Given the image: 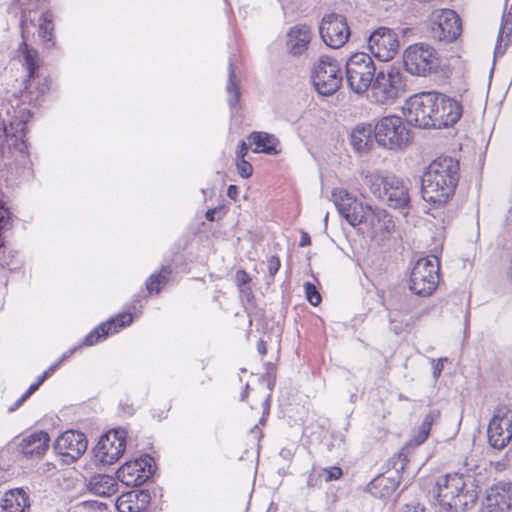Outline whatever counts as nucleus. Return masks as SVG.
I'll return each mask as SVG.
<instances>
[{"mask_svg": "<svg viewBox=\"0 0 512 512\" xmlns=\"http://www.w3.org/2000/svg\"><path fill=\"white\" fill-rule=\"evenodd\" d=\"M460 179V163L450 156L435 159L421 177V194L433 207L445 206L454 196Z\"/></svg>", "mask_w": 512, "mask_h": 512, "instance_id": "f257e3e1", "label": "nucleus"}, {"mask_svg": "<svg viewBox=\"0 0 512 512\" xmlns=\"http://www.w3.org/2000/svg\"><path fill=\"white\" fill-rule=\"evenodd\" d=\"M478 486L470 475L459 473L441 476L433 487L439 512H465L477 502Z\"/></svg>", "mask_w": 512, "mask_h": 512, "instance_id": "f03ea898", "label": "nucleus"}, {"mask_svg": "<svg viewBox=\"0 0 512 512\" xmlns=\"http://www.w3.org/2000/svg\"><path fill=\"white\" fill-rule=\"evenodd\" d=\"M49 90V83L46 78L23 80V88L9 98L7 114L11 118V129L18 131L26 129V123L32 116L31 109L40 104L41 99Z\"/></svg>", "mask_w": 512, "mask_h": 512, "instance_id": "7ed1b4c3", "label": "nucleus"}, {"mask_svg": "<svg viewBox=\"0 0 512 512\" xmlns=\"http://www.w3.org/2000/svg\"><path fill=\"white\" fill-rule=\"evenodd\" d=\"M365 184L378 199L386 201L389 207L405 209L410 205L409 189L404 180L396 175L370 173L365 176Z\"/></svg>", "mask_w": 512, "mask_h": 512, "instance_id": "20e7f679", "label": "nucleus"}, {"mask_svg": "<svg viewBox=\"0 0 512 512\" xmlns=\"http://www.w3.org/2000/svg\"><path fill=\"white\" fill-rule=\"evenodd\" d=\"M406 77L399 67H380L372 84V96L380 104L394 102L406 92Z\"/></svg>", "mask_w": 512, "mask_h": 512, "instance_id": "39448f33", "label": "nucleus"}, {"mask_svg": "<svg viewBox=\"0 0 512 512\" xmlns=\"http://www.w3.org/2000/svg\"><path fill=\"white\" fill-rule=\"evenodd\" d=\"M374 139L380 147L385 149L402 150L410 143L411 135L401 117L388 115L374 124Z\"/></svg>", "mask_w": 512, "mask_h": 512, "instance_id": "423d86ee", "label": "nucleus"}, {"mask_svg": "<svg viewBox=\"0 0 512 512\" xmlns=\"http://www.w3.org/2000/svg\"><path fill=\"white\" fill-rule=\"evenodd\" d=\"M346 81L352 91L361 94L372 86L378 68L372 57L364 52L353 54L346 62Z\"/></svg>", "mask_w": 512, "mask_h": 512, "instance_id": "0eeeda50", "label": "nucleus"}, {"mask_svg": "<svg viewBox=\"0 0 512 512\" xmlns=\"http://www.w3.org/2000/svg\"><path fill=\"white\" fill-rule=\"evenodd\" d=\"M440 264L437 257L420 258L411 270L409 289L421 297L430 296L439 284Z\"/></svg>", "mask_w": 512, "mask_h": 512, "instance_id": "6e6552de", "label": "nucleus"}, {"mask_svg": "<svg viewBox=\"0 0 512 512\" xmlns=\"http://www.w3.org/2000/svg\"><path fill=\"white\" fill-rule=\"evenodd\" d=\"M403 63L405 70L411 75L427 76L438 71L440 60L432 46L416 43L405 50Z\"/></svg>", "mask_w": 512, "mask_h": 512, "instance_id": "1a4fd4ad", "label": "nucleus"}, {"mask_svg": "<svg viewBox=\"0 0 512 512\" xmlns=\"http://www.w3.org/2000/svg\"><path fill=\"white\" fill-rule=\"evenodd\" d=\"M433 91L421 92L409 97L404 106L403 114L407 123L420 129H434Z\"/></svg>", "mask_w": 512, "mask_h": 512, "instance_id": "9d476101", "label": "nucleus"}, {"mask_svg": "<svg viewBox=\"0 0 512 512\" xmlns=\"http://www.w3.org/2000/svg\"><path fill=\"white\" fill-rule=\"evenodd\" d=\"M311 78L319 94L330 96L337 92L342 84L340 64L330 56H321L312 70Z\"/></svg>", "mask_w": 512, "mask_h": 512, "instance_id": "9b49d317", "label": "nucleus"}, {"mask_svg": "<svg viewBox=\"0 0 512 512\" xmlns=\"http://www.w3.org/2000/svg\"><path fill=\"white\" fill-rule=\"evenodd\" d=\"M408 459L404 450H401L388 461L387 471L375 477L367 486L368 491L377 498L390 497L400 484V473L405 470Z\"/></svg>", "mask_w": 512, "mask_h": 512, "instance_id": "f8f14e48", "label": "nucleus"}, {"mask_svg": "<svg viewBox=\"0 0 512 512\" xmlns=\"http://www.w3.org/2000/svg\"><path fill=\"white\" fill-rule=\"evenodd\" d=\"M126 448V432L113 429L101 436L94 447L95 460L103 465L114 464L122 456Z\"/></svg>", "mask_w": 512, "mask_h": 512, "instance_id": "ddd939ff", "label": "nucleus"}, {"mask_svg": "<svg viewBox=\"0 0 512 512\" xmlns=\"http://www.w3.org/2000/svg\"><path fill=\"white\" fill-rule=\"evenodd\" d=\"M491 447L501 450L512 439V411L506 405L498 406L487 428Z\"/></svg>", "mask_w": 512, "mask_h": 512, "instance_id": "4468645a", "label": "nucleus"}, {"mask_svg": "<svg viewBox=\"0 0 512 512\" xmlns=\"http://www.w3.org/2000/svg\"><path fill=\"white\" fill-rule=\"evenodd\" d=\"M461 34V19L451 9L433 13L430 24V36L440 42L451 43Z\"/></svg>", "mask_w": 512, "mask_h": 512, "instance_id": "2eb2a0df", "label": "nucleus"}, {"mask_svg": "<svg viewBox=\"0 0 512 512\" xmlns=\"http://www.w3.org/2000/svg\"><path fill=\"white\" fill-rule=\"evenodd\" d=\"M433 101L434 129L452 127L460 120L463 113L461 102L436 91H433Z\"/></svg>", "mask_w": 512, "mask_h": 512, "instance_id": "dca6fc26", "label": "nucleus"}, {"mask_svg": "<svg viewBox=\"0 0 512 512\" xmlns=\"http://www.w3.org/2000/svg\"><path fill=\"white\" fill-rule=\"evenodd\" d=\"M332 198L339 214L353 227L365 223L368 209L355 196L344 189H335Z\"/></svg>", "mask_w": 512, "mask_h": 512, "instance_id": "f3484780", "label": "nucleus"}, {"mask_svg": "<svg viewBox=\"0 0 512 512\" xmlns=\"http://www.w3.org/2000/svg\"><path fill=\"white\" fill-rule=\"evenodd\" d=\"M323 42L334 49L342 47L350 36L346 17L337 13L325 15L319 27Z\"/></svg>", "mask_w": 512, "mask_h": 512, "instance_id": "a211bd4d", "label": "nucleus"}, {"mask_svg": "<svg viewBox=\"0 0 512 512\" xmlns=\"http://www.w3.org/2000/svg\"><path fill=\"white\" fill-rule=\"evenodd\" d=\"M153 458L145 455L134 461L126 462L117 470V479L128 487L144 484L153 475Z\"/></svg>", "mask_w": 512, "mask_h": 512, "instance_id": "6ab92c4d", "label": "nucleus"}, {"mask_svg": "<svg viewBox=\"0 0 512 512\" xmlns=\"http://www.w3.org/2000/svg\"><path fill=\"white\" fill-rule=\"evenodd\" d=\"M368 48L381 62L389 61L398 52V35L390 28L379 27L370 34Z\"/></svg>", "mask_w": 512, "mask_h": 512, "instance_id": "aec40b11", "label": "nucleus"}, {"mask_svg": "<svg viewBox=\"0 0 512 512\" xmlns=\"http://www.w3.org/2000/svg\"><path fill=\"white\" fill-rule=\"evenodd\" d=\"M88 442L84 433L74 430L65 431L54 443V450L62 461L70 464L78 460L87 450Z\"/></svg>", "mask_w": 512, "mask_h": 512, "instance_id": "412c9836", "label": "nucleus"}, {"mask_svg": "<svg viewBox=\"0 0 512 512\" xmlns=\"http://www.w3.org/2000/svg\"><path fill=\"white\" fill-rule=\"evenodd\" d=\"M511 495V482H497L487 490L481 512H508L511 508Z\"/></svg>", "mask_w": 512, "mask_h": 512, "instance_id": "4be33fe9", "label": "nucleus"}, {"mask_svg": "<svg viewBox=\"0 0 512 512\" xmlns=\"http://www.w3.org/2000/svg\"><path fill=\"white\" fill-rule=\"evenodd\" d=\"M133 318L130 313L118 315L116 318H111L105 323H102L94 330H92L83 340V345L92 346L108 335L117 333L120 329L131 324Z\"/></svg>", "mask_w": 512, "mask_h": 512, "instance_id": "5701e85b", "label": "nucleus"}, {"mask_svg": "<svg viewBox=\"0 0 512 512\" xmlns=\"http://www.w3.org/2000/svg\"><path fill=\"white\" fill-rule=\"evenodd\" d=\"M25 135L26 129L18 131L16 125L11 129V119L9 120V127H7L5 122L0 119V153H4L7 147L8 150L13 148L22 155H26L28 152V145L25 140Z\"/></svg>", "mask_w": 512, "mask_h": 512, "instance_id": "b1692460", "label": "nucleus"}, {"mask_svg": "<svg viewBox=\"0 0 512 512\" xmlns=\"http://www.w3.org/2000/svg\"><path fill=\"white\" fill-rule=\"evenodd\" d=\"M26 33H28V24L26 20H23L21 22V35L23 41L17 49V54L22 59V64L27 71L26 78L41 79L37 73L39 68L38 52L27 44Z\"/></svg>", "mask_w": 512, "mask_h": 512, "instance_id": "393cba45", "label": "nucleus"}, {"mask_svg": "<svg viewBox=\"0 0 512 512\" xmlns=\"http://www.w3.org/2000/svg\"><path fill=\"white\" fill-rule=\"evenodd\" d=\"M312 39L311 28L306 24H297L287 33V50L293 56H300L306 52Z\"/></svg>", "mask_w": 512, "mask_h": 512, "instance_id": "a878e982", "label": "nucleus"}, {"mask_svg": "<svg viewBox=\"0 0 512 512\" xmlns=\"http://www.w3.org/2000/svg\"><path fill=\"white\" fill-rule=\"evenodd\" d=\"M374 124L372 123H359L357 124L350 135V143L353 149L360 153H368L374 146Z\"/></svg>", "mask_w": 512, "mask_h": 512, "instance_id": "bb28decb", "label": "nucleus"}, {"mask_svg": "<svg viewBox=\"0 0 512 512\" xmlns=\"http://www.w3.org/2000/svg\"><path fill=\"white\" fill-rule=\"evenodd\" d=\"M49 442L48 433L38 431L24 437L19 444V449L27 457H42L49 447Z\"/></svg>", "mask_w": 512, "mask_h": 512, "instance_id": "cd10ccee", "label": "nucleus"}, {"mask_svg": "<svg viewBox=\"0 0 512 512\" xmlns=\"http://www.w3.org/2000/svg\"><path fill=\"white\" fill-rule=\"evenodd\" d=\"M29 497L22 489L7 492L0 505V512H29Z\"/></svg>", "mask_w": 512, "mask_h": 512, "instance_id": "c85d7f7f", "label": "nucleus"}, {"mask_svg": "<svg viewBox=\"0 0 512 512\" xmlns=\"http://www.w3.org/2000/svg\"><path fill=\"white\" fill-rule=\"evenodd\" d=\"M88 489L95 495L109 497L118 490V484L113 476L106 474H97L88 481Z\"/></svg>", "mask_w": 512, "mask_h": 512, "instance_id": "c756f323", "label": "nucleus"}, {"mask_svg": "<svg viewBox=\"0 0 512 512\" xmlns=\"http://www.w3.org/2000/svg\"><path fill=\"white\" fill-rule=\"evenodd\" d=\"M365 223L371 228L387 234H390L395 228V222L393 221L392 216L385 209H373L371 206L368 209Z\"/></svg>", "mask_w": 512, "mask_h": 512, "instance_id": "7c9ffc66", "label": "nucleus"}, {"mask_svg": "<svg viewBox=\"0 0 512 512\" xmlns=\"http://www.w3.org/2000/svg\"><path fill=\"white\" fill-rule=\"evenodd\" d=\"M282 152L281 142L274 134L258 131V154L279 155Z\"/></svg>", "mask_w": 512, "mask_h": 512, "instance_id": "2f4dec72", "label": "nucleus"}, {"mask_svg": "<svg viewBox=\"0 0 512 512\" xmlns=\"http://www.w3.org/2000/svg\"><path fill=\"white\" fill-rule=\"evenodd\" d=\"M61 360L56 361L52 364L46 371L43 372L42 375L39 376L37 382L32 384L27 391L11 406L8 410L9 412H14L17 410L34 392H36L41 384L50 377L60 366Z\"/></svg>", "mask_w": 512, "mask_h": 512, "instance_id": "473e14b6", "label": "nucleus"}, {"mask_svg": "<svg viewBox=\"0 0 512 512\" xmlns=\"http://www.w3.org/2000/svg\"><path fill=\"white\" fill-rule=\"evenodd\" d=\"M12 217L11 212L5 206V203L0 200V265L4 266L7 264L2 257V249L5 246V240L3 234L12 228Z\"/></svg>", "mask_w": 512, "mask_h": 512, "instance_id": "72a5a7b5", "label": "nucleus"}, {"mask_svg": "<svg viewBox=\"0 0 512 512\" xmlns=\"http://www.w3.org/2000/svg\"><path fill=\"white\" fill-rule=\"evenodd\" d=\"M41 23L38 28V35L46 45V47L54 46L53 39V21L52 14L50 12H45L41 16Z\"/></svg>", "mask_w": 512, "mask_h": 512, "instance_id": "f704fd0d", "label": "nucleus"}, {"mask_svg": "<svg viewBox=\"0 0 512 512\" xmlns=\"http://www.w3.org/2000/svg\"><path fill=\"white\" fill-rule=\"evenodd\" d=\"M226 91L228 93V104L231 108H234L240 98V90L236 80L233 63L231 61L229 62L228 66V81L226 84Z\"/></svg>", "mask_w": 512, "mask_h": 512, "instance_id": "c9c22d12", "label": "nucleus"}, {"mask_svg": "<svg viewBox=\"0 0 512 512\" xmlns=\"http://www.w3.org/2000/svg\"><path fill=\"white\" fill-rule=\"evenodd\" d=\"M247 151L248 147L245 141L241 140L236 152V165L240 176L243 178L250 177L253 173V166L245 160Z\"/></svg>", "mask_w": 512, "mask_h": 512, "instance_id": "e433bc0d", "label": "nucleus"}, {"mask_svg": "<svg viewBox=\"0 0 512 512\" xmlns=\"http://www.w3.org/2000/svg\"><path fill=\"white\" fill-rule=\"evenodd\" d=\"M171 273L169 267H162L159 273L152 274L146 281V288L149 293L160 292V286L165 284L168 280V275Z\"/></svg>", "mask_w": 512, "mask_h": 512, "instance_id": "4c0bfd02", "label": "nucleus"}, {"mask_svg": "<svg viewBox=\"0 0 512 512\" xmlns=\"http://www.w3.org/2000/svg\"><path fill=\"white\" fill-rule=\"evenodd\" d=\"M512 33V5L508 14H504L502 17L501 26L498 33L497 44L495 47V55L498 53H504V50H501V41L503 40V36L509 37Z\"/></svg>", "mask_w": 512, "mask_h": 512, "instance_id": "58836bf2", "label": "nucleus"}, {"mask_svg": "<svg viewBox=\"0 0 512 512\" xmlns=\"http://www.w3.org/2000/svg\"><path fill=\"white\" fill-rule=\"evenodd\" d=\"M265 373L261 376L260 381L266 383L269 391H272L276 383V364L273 362H266Z\"/></svg>", "mask_w": 512, "mask_h": 512, "instance_id": "ea45409f", "label": "nucleus"}, {"mask_svg": "<svg viewBox=\"0 0 512 512\" xmlns=\"http://www.w3.org/2000/svg\"><path fill=\"white\" fill-rule=\"evenodd\" d=\"M304 288L307 301L313 306L319 305L322 297L317 287L311 282H305Z\"/></svg>", "mask_w": 512, "mask_h": 512, "instance_id": "a19ab883", "label": "nucleus"}, {"mask_svg": "<svg viewBox=\"0 0 512 512\" xmlns=\"http://www.w3.org/2000/svg\"><path fill=\"white\" fill-rule=\"evenodd\" d=\"M239 292H240L241 300L245 306V309L248 312V315L250 316L251 315L250 311H252L255 307L254 293H253L252 289L248 286L239 289Z\"/></svg>", "mask_w": 512, "mask_h": 512, "instance_id": "79ce46f5", "label": "nucleus"}, {"mask_svg": "<svg viewBox=\"0 0 512 512\" xmlns=\"http://www.w3.org/2000/svg\"><path fill=\"white\" fill-rule=\"evenodd\" d=\"M263 265L266 266L268 277L273 280L281 266V261L277 255H271L267 258V261L263 262Z\"/></svg>", "mask_w": 512, "mask_h": 512, "instance_id": "37998d69", "label": "nucleus"}, {"mask_svg": "<svg viewBox=\"0 0 512 512\" xmlns=\"http://www.w3.org/2000/svg\"><path fill=\"white\" fill-rule=\"evenodd\" d=\"M320 476L324 477L326 482L337 480L342 476V470L339 467L325 468L322 470Z\"/></svg>", "mask_w": 512, "mask_h": 512, "instance_id": "c03bdc74", "label": "nucleus"}, {"mask_svg": "<svg viewBox=\"0 0 512 512\" xmlns=\"http://www.w3.org/2000/svg\"><path fill=\"white\" fill-rule=\"evenodd\" d=\"M440 418V411L437 409L430 410L429 413L423 419L421 425L423 428L427 430H431V427L434 422H436Z\"/></svg>", "mask_w": 512, "mask_h": 512, "instance_id": "a18cd8bd", "label": "nucleus"}, {"mask_svg": "<svg viewBox=\"0 0 512 512\" xmlns=\"http://www.w3.org/2000/svg\"><path fill=\"white\" fill-rule=\"evenodd\" d=\"M429 433V430L423 428L422 425H420L417 433L413 437V441L415 442L416 445H421L426 441V439L429 436Z\"/></svg>", "mask_w": 512, "mask_h": 512, "instance_id": "49530a36", "label": "nucleus"}, {"mask_svg": "<svg viewBox=\"0 0 512 512\" xmlns=\"http://www.w3.org/2000/svg\"><path fill=\"white\" fill-rule=\"evenodd\" d=\"M250 280L249 275L244 270H238L236 272V282L239 289L246 287Z\"/></svg>", "mask_w": 512, "mask_h": 512, "instance_id": "de8ad7c7", "label": "nucleus"}, {"mask_svg": "<svg viewBox=\"0 0 512 512\" xmlns=\"http://www.w3.org/2000/svg\"><path fill=\"white\" fill-rule=\"evenodd\" d=\"M116 506L120 512H132V507L128 501L124 499V496L118 498Z\"/></svg>", "mask_w": 512, "mask_h": 512, "instance_id": "09e8293b", "label": "nucleus"}, {"mask_svg": "<svg viewBox=\"0 0 512 512\" xmlns=\"http://www.w3.org/2000/svg\"><path fill=\"white\" fill-rule=\"evenodd\" d=\"M445 360H447V359L445 358ZM443 361H444L443 358H440L437 361L433 360V363H434L433 364V376H434V378H438L441 375L443 368H444Z\"/></svg>", "mask_w": 512, "mask_h": 512, "instance_id": "8fccbe9b", "label": "nucleus"}, {"mask_svg": "<svg viewBox=\"0 0 512 512\" xmlns=\"http://www.w3.org/2000/svg\"><path fill=\"white\" fill-rule=\"evenodd\" d=\"M270 397H271V395L268 394L267 398L263 402V413H262V417L260 419L261 425H264L266 416L269 414V411H270Z\"/></svg>", "mask_w": 512, "mask_h": 512, "instance_id": "3c124183", "label": "nucleus"}, {"mask_svg": "<svg viewBox=\"0 0 512 512\" xmlns=\"http://www.w3.org/2000/svg\"><path fill=\"white\" fill-rule=\"evenodd\" d=\"M294 454H295V449L289 448V447H284L280 451V456L284 460H287V461H291L293 456H294Z\"/></svg>", "mask_w": 512, "mask_h": 512, "instance_id": "603ef678", "label": "nucleus"}, {"mask_svg": "<svg viewBox=\"0 0 512 512\" xmlns=\"http://www.w3.org/2000/svg\"><path fill=\"white\" fill-rule=\"evenodd\" d=\"M311 244V238L309 236V234L307 232H302L301 233V238H300V242H299V246L300 247H304V246H308Z\"/></svg>", "mask_w": 512, "mask_h": 512, "instance_id": "864d4df0", "label": "nucleus"}, {"mask_svg": "<svg viewBox=\"0 0 512 512\" xmlns=\"http://www.w3.org/2000/svg\"><path fill=\"white\" fill-rule=\"evenodd\" d=\"M390 323L392 325L391 329L394 331L395 334H400L403 331V326L401 324H395V320L392 318V315H390Z\"/></svg>", "mask_w": 512, "mask_h": 512, "instance_id": "5fc2aeb1", "label": "nucleus"}, {"mask_svg": "<svg viewBox=\"0 0 512 512\" xmlns=\"http://www.w3.org/2000/svg\"><path fill=\"white\" fill-rule=\"evenodd\" d=\"M227 195L231 198V199H236L237 195H238V187L235 186V185H230L228 187V190H227Z\"/></svg>", "mask_w": 512, "mask_h": 512, "instance_id": "6e6d98bb", "label": "nucleus"}, {"mask_svg": "<svg viewBox=\"0 0 512 512\" xmlns=\"http://www.w3.org/2000/svg\"><path fill=\"white\" fill-rule=\"evenodd\" d=\"M418 503L407 504L402 508V512H417Z\"/></svg>", "mask_w": 512, "mask_h": 512, "instance_id": "4d7b16f0", "label": "nucleus"}, {"mask_svg": "<svg viewBox=\"0 0 512 512\" xmlns=\"http://www.w3.org/2000/svg\"><path fill=\"white\" fill-rule=\"evenodd\" d=\"M217 213V209H209L207 212H206V219L208 221H214L215 220V214Z\"/></svg>", "mask_w": 512, "mask_h": 512, "instance_id": "13d9d810", "label": "nucleus"}, {"mask_svg": "<svg viewBox=\"0 0 512 512\" xmlns=\"http://www.w3.org/2000/svg\"><path fill=\"white\" fill-rule=\"evenodd\" d=\"M248 141H249L250 146H252L253 144H256V131H253L249 134Z\"/></svg>", "mask_w": 512, "mask_h": 512, "instance_id": "bf43d9fd", "label": "nucleus"}, {"mask_svg": "<svg viewBox=\"0 0 512 512\" xmlns=\"http://www.w3.org/2000/svg\"><path fill=\"white\" fill-rule=\"evenodd\" d=\"M258 353L266 354V346L263 341L258 342Z\"/></svg>", "mask_w": 512, "mask_h": 512, "instance_id": "052dcab7", "label": "nucleus"}, {"mask_svg": "<svg viewBox=\"0 0 512 512\" xmlns=\"http://www.w3.org/2000/svg\"><path fill=\"white\" fill-rule=\"evenodd\" d=\"M72 353H73V350H70V351H68V352L64 353V354L61 356V358H60L59 360H61V362H62L64 359H66V358H68L69 356H71V355H72Z\"/></svg>", "mask_w": 512, "mask_h": 512, "instance_id": "680f3d73", "label": "nucleus"}, {"mask_svg": "<svg viewBox=\"0 0 512 512\" xmlns=\"http://www.w3.org/2000/svg\"><path fill=\"white\" fill-rule=\"evenodd\" d=\"M276 510H277V507L272 503V504H270L267 512H276Z\"/></svg>", "mask_w": 512, "mask_h": 512, "instance_id": "e2e57ef3", "label": "nucleus"}, {"mask_svg": "<svg viewBox=\"0 0 512 512\" xmlns=\"http://www.w3.org/2000/svg\"><path fill=\"white\" fill-rule=\"evenodd\" d=\"M417 512H425V508L418 503V509Z\"/></svg>", "mask_w": 512, "mask_h": 512, "instance_id": "0e129e2a", "label": "nucleus"}, {"mask_svg": "<svg viewBox=\"0 0 512 512\" xmlns=\"http://www.w3.org/2000/svg\"><path fill=\"white\" fill-rule=\"evenodd\" d=\"M247 396V391H244L242 394H241V400L243 401L245 399V397Z\"/></svg>", "mask_w": 512, "mask_h": 512, "instance_id": "69168bd1", "label": "nucleus"}, {"mask_svg": "<svg viewBox=\"0 0 512 512\" xmlns=\"http://www.w3.org/2000/svg\"><path fill=\"white\" fill-rule=\"evenodd\" d=\"M311 485H312V478L310 477V478L308 479V486H311Z\"/></svg>", "mask_w": 512, "mask_h": 512, "instance_id": "338daca9", "label": "nucleus"}, {"mask_svg": "<svg viewBox=\"0 0 512 512\" xmlns=\"http://www.w3.org/2000/svg\"><path fill=\"white\" fill-rule=\"evenodd\" d=\"M256 482V473L254 474V477H253V483Z\"/></svg>", "mask_w": 512, "mask_h": 512, "instance_id": "774afa93", "label": "nucleus"}]
</instances>
